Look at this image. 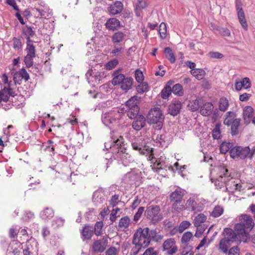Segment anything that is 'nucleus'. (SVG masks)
Listing matches in <instances>:
<instances>
[{
    "mask_svg": "<svg viewBox=\"0 0 255 255\" xmlns=\"http://www.w3.org/2000/svg\"><path fill=\"white\" fill-rule=\"evenodd\" d=\"M150 142L149 137L142 135L133 139L131 142V146L133 149L138 151L140 154L145 155L147 159L153 163L151 167L155 172L159 173L160 170L166 169L167 167L170 169L171 166L164 156H161L157 159L154 158L153 148L149 146Z\"/></svg>",
    "mask_w": 255,
    "mask_h": 255,
    "instance_id": "f257e3e1",
    "label": "nucleus"
},
{
    "mask_svg": "<svg viewBox=\"0 0 255 255\" xmlns=\"http://www.w3.org/2000/svg\"><path fill=\"white\" fill-rule=\"evenodd\" d=\"M111 141L105 143V148L113 154V158L117 160L119 164L125 166L128 165L132 161V158L127 152V148L124 141V138L120 136L119 137H111Z\"/></svg>",
    "mask_w": 255,
    "mask_h": 255,
    "instance_id": "f03ea898",
    "label": "nucleus"
},
{
    "mask_svg": "<svg viewBox=\"0 0 255 255\" xmlns=\"http://www.w3.org/2000/svg\"><path fill=\"white\" fill-rule=\"evenodd\" d=\"M214 172H217V176L215 179H211V180L217 188L220 189L225 186L226 189L231 192L242 190L240 180L230 177L227 169L224 166H219L216 167L211 173L213 174Z\"/></svg>",
    "mask_w": 255,
    "mask_h": 255,
    "instance_id": "7ed1b4c3",
    "label": "nucleus"
},
{
    "mask_svg": "<svg viewBox=\"0 0 255 255\" xmlns=\"http://www.w3.org/2000/svg\"><path fill=\"white\" fill-rule=\"evenodd\" d=\"M124 116V111L120 112L118 109H114L109 112L103 113L101 120L103 124L111 129H116L121 123Z\"/></svg>",
    "mask_w": 255,
    "mask_h": 255,
    "instance_id": "20e7f679",
    "label": "nucleus"
},
{
    "mask_svg": "<svg viewBox=\"0 0 255 255\" xmlns=\"http://www.w3.org/2000/svg\"><path fill=\"white\" fill-rule=\"evenodd\" d=\"M224 234L225 238L221 240L219 244V249L223 253L227 254L228 248L232 243L235 242L240 243L241 241L238 239L235 232L230 228H225L224 230Z\"/></svg>",
    "mask_w": 255,
    "mask_h": 255,
    "instance_id": "39448f33",
    "label": "nucleus"
},
{
    "mask_svg": "<svg viewBox=\"0 0 255 255\" xmlns=\"http://www.w3.org/2000/svg\"><path fill=\"white\" fill-rule=\"evenodd\" d=\"M148 231L149 228L147 227L139 228L133 235L132 243L138 244L143 246V248L147 247L150 244Z\"/></svg>",
    "mask_w": 255,
    "mask_h": 255,
    "instance_id": "423d86ee",
    "label": "nucleus"
},
{
    "mask_svg": "<svg viewBox=\"0 0 255 255\" xmlns=\"http://www.w3.org/2000/svg\"><path fill=\"white\" fill-rule=\"evenodd\" d=\"M164 119V116L158 108L151 109L147 115V120L151 124H155V128L160 129L162 127V122Z\"/></svg>",
    "mask_w": 255,
    "mask_h": 255,
    "instance_id": "0eeeda50",
    "label": "nucleus"
},
{
    "mask_svg": "<svg viewBox=\"0 0 255 255\" xmlns=\"http://www.w3.org/2000/svg\"><path fill=\"white\" fill-rule=\"evenodd\" d=\"M230 155L234 159H245L247 158L252 159V153H251L249 146H236L233 147L230 150Z\"/></svg>",
    "mask_w": 255,
    "mask_h": 255,
    "instance_id": "6e6552de",
    "label": "nucleus"
},
{
    "mask_svg": "<svg viewBox=\"0 0 255 255\" xmlns=\"http://www.w3.org/2000/svg\"><path fill=\"white\" fill-rule=\"evenodd\" d=\"M140 99V97L134 96L126 102V106L127 108V116L129 118L134 119L137 115L139 111L138 104Z\"/></svg>",
    "mask_w": 255,
    "mask_h": 255,
    "instance_id": "1a4fd4ad",
    "label": "nucleus"
},
{
    "mask_svg": "<svg viewBox=\"0 0 255 255\" xmlns=\"http://www.w3.org/2000/svg\"><path fill=\"white\" fill-rule=\"evenodd\" d=\"M183 195L184 191L180 188H178L170 194V200L173 202V208L177 212H180L184 208L183 204L182 202Z\"/></svg>",
    "mask_w": 255,
    "mask_h": 255,
    "instance_id": "9d476101",
    "label": "nucleus"
},
{
    "mask_svg": "<svg viewBox=\"0 0 255 255\" xmlns=\"http://www.w3.org/2000/svg\"><path fill=\"white\" fill-rule=\"evenodd\" d=\"M159 206L151 205L148 207L145 211V216L147 218L151 220L152 222L155 223L162 219V215Z\"/></svg>",
    "mask_w": 255,
    "mask_h": 255,
    "instance_id": "9b49d317",
    "label": "nucleus"
},
{
    "mask_svg": "<svg viewBox=\"0 0 255 255\" xmlns=\"http://www.w3.org/2000/svg\"><path fill=\"white\" fill-rule=\"evenodd\" d=\"M204 208L203 203L194 197H190L186 201L185 209L193 212L194 214L201 212Z\"/></svg>",
    "mask_w": 255,
    "mask_h": 255,
    "instance_id": "f8f14e48",
    "label": "nucleus"
},
{
    "mask_svg": "<svg viewBox=\"0 0 255 255\" xmlns=\"http://www.w3.org/2000/svg\"><path fill=\"white\" fill-rule=\"evenodd\" d=\"M108 245V237L104 236L100 240H96L94 242L92 249L94 253H103Z\"/></svg>",
    "mask_w": 255,
    "mask_h": 255,
    "instance_id": "ddd939ff",
    "label": "nucleus"
},
{
    "mask_svg": "<svg viewBox=\"0 0 255 255\" xmlns=\"http://www.w3.org/2000/svg\"><path fill=\"white\" fill-rule=\"evenodd\" d=\"M37 242L34 239L28 240L23 250V255H33L34 253H37Z\"/></svg>",
    "mask_w": 255,
    "mask_h": 255,
    "instance_id": "4468645a",
    "label": "nucleus"
},
{
    "mask_svg": "<svg viewBox=\"0 0 255 255\" xmlns=\"http://www.w3.org/2000/svg\"><path fill=\"white\" fill-rule=\"evenodd\" d=\"M33 10L38 12V15H40L41 18L45 19H48L52 16V11L50 9L49 6L43 3V4H40L36 6Z\"/></svg>",
    "mask_w": 255,
    "mask_h": 255,
    "instance_id": "2eb2a0df",
    "label": "nucleus"
},
{
    "mask_svg": "<svg viewBox=\"0 0 255 255\" xmlns=\"http://www.w3.org/2000/svg\"><path fill=\"white\" fill-rule=\"evenodd\" d=\"M239 219L247 232L251 231L254 228L255 223L250 216L246 214L241 215Z\"/></svg>",
    "mask_w": 255,
    "mask_h": 255,
    "instance_id": "dca6fc26",
    "label": "nucleus"
},
{
    "mask_svg": "<svg viewBox=\"0 0 255 255\" xmlns=\"http://www.w3.org/2000/svg\"><path fill=\"white\" fill-rule=\"evenodd\" d=\"M163 249L164 251H167L169 255H172L177 251V248L175 246V242L173 239H168L166 240L163 244Z\"/></svg>",
    "mask_w": 255,
    "mask_h": 255,
    "instance_id": "f3484780",
    "label": "nucleus"
},
{
    "mask_svg": "<svg viewBox=\"0 0 255 255\" xmlns=\"http://www.w3.org/2000/svg\"><path fill=\"white\" fill-rule=\"evenodd\" d=\"M105 201V194L102 189H99L94 192L93 202L95 206H98Z\"/></svg>",
    "mask_w": 255,
    "mask_h": 255,
    "instance_id": "a211bd4d",
    "label": "nucleus"
},
{
    "mask_svg": "<svg viewBox=\"0 0 255 255\" xmlns=\"http://www.w3.org/2000/svg\"><path fill=\"white\" fill-rule=\"evenodd\" d=\"M251 82L248 77H245L240 81L236 80L235 83V88L236 91H240L243 88L248 89L251 87Z\"/></svg>",
    "mask_w": 255,
    "mask_h": 255,
    "instance_id": "6ab92c4d",
    "label": "nucleus"
},
{
    "mask_svg": "<svg viewBox=\"0 0 255 255\" xmlns=\"http://www.w3.org/2000/svg\"><path fill=\"white\" fill-rule=\"evenodd\" d=\"M29 78V75L25 69L22 68L15 72L13 75V80L15 83L20 84L22 80L27 81Z\"/></svg>",
    "mask_w": 255,
    "mask_h": 255,
    "instance_id": "aec40b11",
    "label": "nucleus"
},
{
    "mask_svg": "<svg viewBox=\"0 0 255 255\" xmlns=\"http://www.w3.org/2000/svg\"><path fill=\"white\" fill-rule=\"evenodd\" d=\"M181 106L182 105L180 101L174 100L169 106L168 113L173 116L177 115L180 111Z\"/></svg>",
    "mask_w": 255,
    "mask_h": 255,
    "instance_id": "412c9836",
    "label": "nucleus"
},
{
    "mask_svg": "<svg viewBox=\"0 0 255 255\" xmlns=\"http://www.w3.org/2000/svg\"><path fill=\"white\" fill-rule=\"evenodd\" d=\"M132 122V127L136 130H140L145 125V118L142 115L136 116Z\"/></svg>",
    "mask_w": 255,
    "mask_h": 255,
    "instance_id": "4be33fe9",
    "label": "nucleus"
},
{
    "mask_svg": "<svg viewBox=\"0 0 255 255\" xmlns=\"http://www.w3.org/2000/svg\"><path fill=\"white\" fill-rule=\"evenodd\" d=\"M155 143L157 146L161 147H166L170 142V139L166 134H161L157 135L155 139Z\"/></svg>",
    "mask_w": 255,
    "mask_h": 255,
    "instance_id": "5701e85b",
    "label": "nucleus"
},
{
    "mask_svg": "<svg viewBox=\"0 0 255 255\" xmlns=\"http://www.w3.org/2000/svg\"><path fill=\"white\" fill-rule=\"evenodd\" d=\"M94 229L92 226H85L81 231V238L83 241L90 240L93 235Z\"/></svg>",
    "mask_w": 255,
    "mask_h": 255,
    "instance_id": "b1692460",
    "label": "nucleus"
},
{
    "mask_svg": "<svg viewBox=\"0 0 255 255\" xmlns=\"http://www.w3.org/2000/svg\"><path fill=\"white\" fill-rule=\"evenodd\" d=\"M147 5V0H137V2L134 4V12L136 16L140 17L141 10L145 8Z\"/></svg>",
    "mask_w": 255,
    "mask_h": 255,
    "instance_id": "393cba45",
    "label": "nucleus"
},
{
    "mask_svg": "<svg viewBox=\"0 0 255 255\" xmlns=\"http://www.w3.org/2000/svg\"><path fill=\"white\" fill-rule=\"evenodd\" d=\"M123 9V4L120 1L114 2L109 7V11L113 15L120 13Z\"/></svg>",
    "mask_w": 255,
    "mask_h": 255,
    "instance_id": "a878e982",
    "label": "nucleus"
},
{
    "mask_svg": "<svg viewBox=\"0 0 255 255\" xmlns=\"http://www.w3.org/2000/svg\"><path fill=\"white\" fill-rule=\"evenodd\" d=\"M254 114V109L251 106H246L243 110V119L245 122L249 124L253 119Z\"/></svg>",
    "mask_w": 255,
    "mask_h": 255,
    "instance_id": "bb28decb",
    "label": "nucleus"
},
{
    "mask_svg": "<svg viewBox=\"0 0 255 255\" xmlns=\"http://www.w3.org/2000/svg\"><path fill=\"white\" fill-rule=\"evenodd\" d=\"M9 96L14 97V92L11 88L5 87L2 92L0 91V103L2 102L6 103L9 99Z\"/></svg>",
    "mask_w": 255,
    "mask_h": 255,
    "instance_id": "cd10ccee",
    "label": "nucleus"
},
{
    "mask_svg": "<svg viewBox=\"0 0 255 255\" xmlns=\"http://www.w3.org/2000/svg\"><path fill=\"white\" fill-rule=\"evenodd\" d=\"M214 107L211 103H205L200 108V114L203 116H209L213 112Z\"/></svg>",
    "mask_w": 255,
    "mask_h": 255,
    "instance_id": "c85d7f7f",
    "label": "nucleus"
},
{
    "mask_svg": "<svg viewBox=\"0 0 255 255\" xmlns=\"http://www.w3.org/2000/svg\"><path fill=\"white\" fill-rule=\"evenodd\" d=\"M22 34L26 39V43L33 42L30 38L35 35V32L31 26H26L23 27L22 29Z\"/></svg>",
    "mask_w": 255,
    "mask_h": 255,
    "instance_id": "c756f323",
    "label": "nucleus"
},
{
    "mask_svg": "<svg viewBox=\"0 0 255 255\" xmlns=\"http://www.w3.org/2000/svg\"><path fill=\"white\" fill-rule=\"evenodd\" d=\"M234 229L236 232H237V233H235L238 238L239 240H241V236L242 237H247V231L246 229L244 228L243 225L241 223V222L240 223H237L234 226Z\"/></svg>",
    "mask_w": 255,
    "mask_h": 255,
    "instance_id": "7c9ffc66",
    "label": "nucleus"
},
{
    "mask_svg": "<svg viewBox=\"0 0 255 255\" xmlns=\"http://www.w3.org/2000/svg\"><path fill=\"white\" fill-rule=\"evenodd\" d=\"M120 25V21L116 18H110L106 23V27L110 30H115L119 28Z\"/></svg>",
    "mask_w": 255,
    "mask_h": 255,
    "instance_id": "2f4dec72",
    "label": "nucleus"
},
{
    "mask_svg": "<svg viewBox=\"0 0 255 255\" xmlns=\"http://www.w3.org/2000/svg\"><path fill=\"white\" fill-rule=\"evenodd\" d=\"M236 114L234 112H228L224 116V124L227 126H230L232 123L236 120Z\"/></svg>",
    "mask_w": 255,
    "mask_h": 255,
    "instance_id": "473e14b6",
    "label": "nucleus"
},
{
    "mask_svg": "<svg viewBox=\"0 0 255 255\" xmlns=\"http://www.w3.org/2000/svg\"><path fill=\"white\" fill-rule=\"evenodd\" d=\"M131 220L128 216L122 217L119 222L118 228L121 230H125L128 228Z\"/></svg>",
    "mask_w": 255,
    "mask_h": 255,
    "instance_id": "72a5a7b5",
    "label": "nucleus"
},
{
    "mask_svg": "<svg viewBox=\"0 0 255 255\" xmlns=\"http://www.w3.org/2000/svg\"><path fill=\"white\" fill-rule=\"evenodd\" d=\"M241 125V119L238 118L234 120L231 124V134L232 135H236L239 133V128Z\"/></svg>",
    "mask_w": 255,
    "mask_h": 255,
    "instance_id": "f704fd0d",
    "label": "nucleus"
},
{
    "mask_svg": "<svg viewBox=\"0 0 255 255\" xmlns=\"http://www.w3.org/2000/svg\"><path fill=\"white\" fill-rule=\"evenodd\" d=\"M190 73L198 80L203 79L206 74V72L203 69L198 68L191 70Z\"/></svg>",
    "mask_w": 255,
    "mask_h": 255,
    "instance_id": "c9c22d12",
    "label": "nucleus"
},
{
    "mask_svg": "<svg viewBox=\"0 0 255 255\" xmlns=\"http://www.w3.org/2000/svg\"><path fill=\"white\" fill-rule=\"evenodd\" d=\"M53 210L49 208H45L40 213V217L43 220L50 219L54 216Z\"/></svg>",
    "mask_w": 255,
    "mask_h": 255,
    "instance_id": "e433bc0d",
    "label": "nucleus"
},
{
    "mask_svg": "<svg viewBox=\"0 0 255 255\" xmlns=\"http://www.w3.org/2000/svg\"><path fill=\"white\" fill-rule=\"evenodd\" d=\"M132 79L130 77H125L121 84V88L123 90L128 91L130 89L132 85Z\"/></svg>",
    "mask_w": 255,
    "mask_h": 255,
    "instance_id": "4c0bfd02",
    "label": "nucleus"
},
{
    "mask_svg": "<svg viewBox=\"0 0 255 255\" xmlns=\"http://www.w3.org/2000/svg\"><path fill=\"white\" fill-rule=\"evenodd\" d=\"M86 76L88 79H89V76L91 77L92 79L94 78L95 82H100L103 78H104V74L102 72H99L94 73V72L92 73L91 72L88 71L86 73Z\"/></svg>",
    "mask_w": 255,
    "mask_h": 255,
    "instance_id": "58836bf2",
    "label": "nucleus"
},
{
    "mask_svg": "<svg viewBox=\"0 0 255 255\" xmlns=\"http://www.w3.org/2000/svg\"><path fill=\"white\" fill-rule=\"evenodd\" d=\"M238 20L242 27L246 30L248 29V25L245 17L244 11L237 13Z\"/></svg>",
    "mask_w": 255,
    "mask_h": 255,
    "instance_id": "ea45409f",
    "label": "nucleus"
},
{
    "mask_svg": "<svg viewBox=\"0 0 255 255\" xmlns=\"http://www.w3.org/2000/svg\"><path fill=\"white\" fill-rule=\"evenodd\" d=\"M218 106L220 111L225 112L229 106L228 99L224 97L220 98L218 103Z\"/></svg>",
    "mask_w": 255,
    "mask_h": 255,
    "instance_id": "a19ab883",
    "label": "nucleus"
},
{
    "mask_svg": "<svg viewBox=\"0 0 255 255\" xmlns=\"http://www.w3.org/2000/svg\"><path fill=\"white\" fill-rule=\"evenodd\" d=\"M164 53L165 55L166 58L171 63H174L175 62V56L173 53L172 49L170 47H166L164 49Z\"/></svg>",
    "mask_w": 255,
    "mask_h": 255,
    "instance_id": "79ce46f5",
    "label": "nucleus"
},
{
    "mask_svg": "<svg viewBox=\"0 0 255 255\" xmlns=\"http://www.w3.org/2000/svg\"><path fill=\"white\" fill-rule=\"evenodd\" d=\"M148 235L149 236V239L150 242L151 240L155 242H158L161 240L163 236L158 234L155 230H152L148 232Z\"/></svg>",
    "mask_w": 255,
    "mask_h": 255,
    "instance_id": "37998d69",
    "label": "nucleus"
},
{
    "mask_svg": "<svg viewBox=\"0 0 255 255\" xmlns=\"http://www.w3.org/2000/svg\"><path fill=\"white\" fill-rule=\"evenodd\" d=\"M206 216L204 214L200 213L195 217L194 220V225L195 227L200 226L202 223L206 221Z\"/></svg>",
    "mask_w": 255,
    "mask_h": 255,
    "instance_id": "c03bdc74",
    "label": "nucleus"
},
{
    "mask_svg": "<svg viewBox=\"0 0 255 255\" xmlns=\"http://www.w3.org/2000/svg\"><path fill=\"white\" fill-rule=\"evenodd\" d=\"M104 224L102 221L97 222L94 226V231L97 236H101L103 234V228Z\"/></svg>",
    "mask_w": 255,
    "mask_h": 255,
    "instance_id": "a18cd8bd",
    "label": "nucleus"
},
{
    "mask_svg": "<svg viewBox=\"0 0 255 255\" xmlns=\"http://www.w3.org/2000/svg\"><path fill=\"white\" fill-rule=\"evenodd\" d=\"M188 107L192 112L197 111L200 107V100L196 99L190 101L188 104Z\"/></svg>",
    "mask_w": 255,
    "mask_h": 255,
    "instance_id": "49530a36",
    "label": "nucleus"
},
{
    "mask_svg": "<svg viewBox=\"0 0 255 255\" xmlns=\"http://www.w3.org/2000/svg\"><path fill=\"white\" fill-rule=\"evenodd\" d=\"M232 143L229 142H223L220 146V152L222 153L225 154L229 151L232 148Z\"/></svg>",
    "mask_w": 255,
    "mask_h": 255,
    "instance_id": "de8ad7c7",
    "label": "nucleus"
},
{
    "mask_svg": "<svg viewBox=\"0 0 255 255\" xmlns=\"http://www.w3.org/2000/svg\"><path fill=\"white\" fill-rule=\"evenodd\" d=\"M126 35L124 33L119 31L116 32L113 36V41L114 43H119L122 42Z\"/></svg>",
    "mask_w": 255,
    "mask_h": 255,
    "instance_id": "09e8293b",
    "label": "nucleus"
},
{
    "mask_svg": "<svg viewBox=\"0 0 255 255\" xmlns=\"http://www.w3.org/2000/svg\"><path fill=\"white\" fill-rule=\"evenodd\" d=\"M27 54L28 55L35 57V47L34 46L33 42L26 43V48L25 49Z\"/></svg>",
    "mask_w": 255,
    "mask_h": 255,
    "instance_id": "8fccbe9b",
    "label": "nucleus"
},
{
    "mask_svg": "<svg viewBox=\"0 0 255 255\" xmlns=\"http://www.w3.org/2000/svg\"><path fill=\"white\" fill-rule=\"evenodd\" d=\"M171 91L174 94L178 96H182L183 94L182 87L179 84L174 85L171 89Z\"/></svg>",
    "mask_w": 255,
    "mask_h": 255,
    "instance_id": "3c124183",
    "label": "nucleus"
},
{
    "mask_svg": "<svg viewBox=\"0 0 255 255\" xmlns=\"http://www.w3.org/2000/svg\"><path fill=\"white\" fill-rule=\"evenodd\" d=\"M224 210L222 207L219 206H215L211 215L214 218L220 217L223 213Z\"/></svg>",
    "mask_w": 255,
    "mask_h": 255,
    "instance_id": "603ef678",
    "label": "nucleus"
},
{
    "mask_svg": "<svg viewBox=\"0 0 255 255\" xmlns=\"http://www.w3.org/2000/svg\"><path fill=\"white\" fill-rule=\"evenodd\" d=\"M125 78V75L122 74H119L117 75H115L112 80L113 85L114 86L120 84L121 85Z\"/></svg>",
    "mask_w": 255,
    "mask_h": 255,
    "instance_id": "864d4df0",
    "label": "nucleus"
},
{
    "mask_svg": "<svg viewBox=\"0 0 255 255\" xmlns=\"http://www.w3.org/2000/svg\"><path fill=\"white\" fill-rule=\"evenodd\" d=\"M181 255H193L192 247L191 246L185 244L181 249Z\"/></svg>",
    "mask_w": 255,
    "mask_h": 255,
    "instance_id": "5fc2aeb1",
    "label": "nucleus"
},
{
    "mask_svg": "<svg viewBox=\"0 0 255 255\" xmlns=\"http://www.w3.org/2000/svg\"><path fill=\"white\" fill-rule=\"evenodd\" d=\"M139 85L136 87V90L138 93H143L148 91V86L146 83H138Z\"/></svg>",
    "mask_w": 255,
    "mask_h": 255,
    "instance_id": "6e6d98bb",
    "label": "nucleus"
},
{
    "mask_svg": "<svg viewBox=\"0 0 255 255\" xmlns=\"http://www.w3.org/2000/svg\"><path fill=\"white\" fill-rule=\"evenodd\" d=\"M172 91L170 86L166 85L161 91V96L164 99H166L171 94Z\"/></svg>",
    "mask_w": 255,
    "mask_h": 255,
    "instance_id": "4d7b16f0",
    "label": "nucleus"
},
{
    "mask_svg": "<svg viewBox=\"0 0 255 255\" xmlns=\"http://www.w3.org/2000/svg\"><path fill=\"white\" fill-rule=\"evenodd\" d=\"M158 32L161 38L164 39L166 36V26L165 23L162 22L159 26Z\"/></svg>",
    "mask_w": 255,
    "mask_h": 255,
    "instance_id": "13d9d810",
    "label": "nucleus"
},
{
    "mask_svg": "<svg viewBox=\"0 0 255 255\" xmlns=\"http://www.w3.org/2000/svg\"><path fill=\"white\" fill-rule=\"evenodd\" d=\"M193 237V234L190 232H186L182 236L181 242L183 244H186Z\"/></svg>",
    "mask_w": 255,
    "mask_h": 255,
    "instance_id": "bf43d9fd",
    "label": "nucleus"
},
{
    "mask_svg": "<svg viewBox=\"0 0 255 255\" xmlns=\"http://www.w3.org/2000/svg\"><path fill=\"white\" fill-rule=\"evenodd\" d=\"M191 223L188 221H183L181 222L178 226V232L180 233L184 232V230L187 229L190 227Z\"/></svg>",
    "mask_w": 255,
    "mask_h": 255,
    "instance_id": "052dcab7",
    "label": "nucleus"
},
{
    "mask_svg": "<svg viewBox=\"0 0 255 255\" xmlns=\"http://www.w3.org/2000/svg\"><path fill=\"white\" fill-rule=\"evenodd\" d=\"M220 125L217 124L212 131V136L214 139H219L221 136Z\"/></svg>",
    "mask_w": 255,
    "mask_h": 255,
    "instance_id": "680f3d73",
    "label": "nucleus"
},
{
    "mask_svg": "<svg viewBox=\"0 0 255 255\" xmlns=\"http://www.w3.org/2000/svg\"><path fill=\"white\" fill-rule=\"evenodd\" d=\"M64 224V220L62 218H57L54 220L52 223V226L56 229L63 226Z\"/></svg>",
    "mask_w": 255,
    "mask_h": 255,
    "instance_id": "e2e57ef3",
    "label": "nucleus"
},
{
    "mask_svg": "<svg viewBox=\"0 0 255 255\" xmlns=\"http://www.w3.org/2000/svg\"><path fill=\"white\" fill-rule=\"evenodd\" d=\"M134 77L138 83H141L144 80L143 74L139 69H137L135 71Z\"/></svg>",
    "mask_w": 255,
    "mask_h": 255,
    "instance_id": "0e129e2a",
    "label": "nucleus"
},
{
    "mask_svg": "<svg viewBox=\"0 0 255 255\" xmlns=\"http://www.w3.org/2000/svg\"><path fill=\"white\" fill-rule=\"evenodd\" d=\"M118 64V60L115 59L111 60L105 65V68L107 70H110L114 68Z\"/></svg>",
    "mask_w": 255,
    "mask_h": 255,
    "instance_id": "69168bd1",
    "label": "nucleus"
},
{
    "mask_svg": "<svg viewBox=\"0 0 255 255\" xmlns=\"http://www.w3.org/2000/svg\"><path fill=\"white\" fill-rule=\"evenodd\" d=\"M132 244L134 246L132 248L130 251V254L131 255H136L138 253V252L141 250L142 248H143V246L141 245L140 246V245L138 244Z\"/></svg>",
    "mask_w": 255,
    "mask_h": 255,
    "instance_id": "338daca9",
    "label": "nucleus"
},
{
    "mask_svg": "<svg viewBox=\"0 0 255 255\" xmlns=\"http://www.w3.org/2000/svg\"><path fill=\"white\" fill-rule=\"evenodd\" d=\"M34 57L26 55L24 59V62L27 67L29 68L32 66L33 65V59Z\"/></svg>",
    "mask_w": 255,
    "mask_h": 255,
    "instance_id": "774afa93",
    "label": "nucleus"
}]
</instances>
